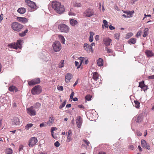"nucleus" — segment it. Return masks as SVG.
<instances>
[{
	"mask_svg": "<svg viewBox=\"0 0 154 154\" xmlns=\"http://www.w3.org/2000/svg\"><path fill=\"white\" fill-rule=\"evenodd\" d=\"M71 140V135H67L66 141L67 142H70Z\"/></svg>",
	"mask_w": 154,
	"mask_h": 154,
	"instance_id": "52",
	"label": "nucleus"
},
{
	"mask_svg": "<svg viewBox=\"0 0 154 154\" xmlns=\"http://www.w3.org/2000/svg\"><path fill=\"white\" fill-rule=\"evenodd\" d=\"M9 90L11 92H17L18 90L17 88L14 86H12L9 87Z\"/></svg>",
	"mask_w": 154,
	"mask_h": 154,
	"instance_id": "20",
	"label": "nucleus"
},
{
	"mask_svg": "<svg viewBox=\"0 0 154 154\" xmlns=\"http://www.w3.org/2000/svg\"><path fill=\"white\" fill-rule=\"evenodd\" d=\"M40 79L39 78H36L28 82V84L29 85L31 86L40 83Z\"/></svg>",
	"mask_w": 154,
	"mask_h": 154,
	"instance_id": "11",
	"label": "nucleus"
},
{
	"mask_svg": "<svg viewBox=\"0 0 154 154\" xmlns=\"http://www.w3.org/2000/svg\"><path fill=\"white\" fill-rule=\"evenodd\" d=\"M69 22L70 24L72 26H74L75 25H77L78 23V22L77 20L73 19H71L70 20Z\"/></svg>",
	"mask_w": 154,
	"mask_h": 154,
	"instance_id": "23",
	"label": "nucleus"
},
{
	"mask_svg": "<svg viewBox=\"0 0 154 154\" xmlns=\"http://www.w3.org/2000/svg\"><path fill=\"white\" fill-rule=\"evenodd\" d=\"M109 28L111 30H112L115 29V27L112 26V25H110L109 26Z\"/></svg>",
	"mask_w": 154,
	"mask_h": 154,
	"instance_id": "58",
	"label": "nucleus"
},
{
	"mask_svg": "<svg viewBox=\"0 0 154 154\" xmlns=\"http://www.w3.org/2000/svg\"><path fill=\"white\" fill-rule=\"evenodd\" d=\"M40 106L41 104L38 103H37L35 104L33 106L34 108H35V109H38L40 108Z\"/></svg>",
	"mask_w": 154,
	"mask_h": 154,
	"instance_id": "33",
	"label": "nucleus"
},
{
	"mask_svg": "<svg viewBox=\"0 0 154 154\" xmlns=\"http://www.w3.org/2000/svg\"><path fill=\"white\" fill-rule=\"evenodd\" d=\"M134 11H131L127 12V16L128 18L131 17L132 16V14L134 13Z\"/></svg>",
	"mask_w": 154,
	"mask_h": 154,
	"instance_id": "26",
	"label": "nucleus"
},
{
	"mask_svg": "<svg viewBox=\"0 0 154 154\" xmlns=\"http://www.w3.org/2000/svg\"><path fill=\"white\" fill-rule=\"evenodd\" d=\"M72 78V75L71 73H67L65 77V81L66 83L69 82Z\"/></svg>",
	"mask_w": 154,
	"mask_h": 154,
	"instance_id": "13",
	"label": "nucleus"
},
{
	"mask_svg": "<svg viewBox=\"0 0 154 154\" xmlns=\"http://www.w3.org/2000/svg\"><path fill=\"white\" fill-rule=\"evenodd\" d=\"M37 142V140L35 137H32L29 140V145L30 147H32Z\"/></svg>",
	"mask_w": 154,
	"mask_h": 154,
	"instance_id": "10",
	"label": "nucleus"
},
{
	"mask_svg": "<svg viewBox=\"0 0 154 154\" xmlns=\"http://www.w3.org/2000/svg\"><path fill=\"white\" fill-rule=\"evenodd\" d=\"M60 143L58 141H56L54 143V146L57 147H58L60 146Z\"/></svg>",
	"mask_w": 154,
	"mask_h": 154,
	"instance_id": "53",
	"label": "nucleus"
},
{
	"mask_svg": "<svg viewBox=\"0 0 154 154\" xmlns=\"http://www.w3.org/2000/svg\"><path fill=\"white\" fill-rule=\"evenodd\" d=\"M142 119V117L140 116H138L137 117L136 120V122H141Z\"/></svg>",
	"mask_w": 154,
	"mask_h": 154,
	"instance_id": "35",
	"label": "nucleus"
},
{
	"mask_svg": "<svg viewBox=\"0 0 154 154\" xmlns=\"http://www.w3.org/2000/svg\"><path fill=\"white\" fill-rule=\"evenodd\" d=\"M52 8L57 13L61 14L63 13L65 10L64 6L60 2L55 1L52 2Z\"/></svg>",
	"mask_w": 154,
	"mask_h": 154,
	"instance_id": "1",
	"label": "nucleus"
},
{
	"mask_svg": "<svg viewBox=\"0 0 154 154\" xmlns=\"http://www.w3.org/2000/svg\"><path fill=\"white\" fill-rule=\"evenodd\" d=\"M75 66H77V67H78V66L79 65V62L76 61H75Z\"/></svg>",
	"mask_w": 154,
	"mask_h": 154,
	"instance_id": "63",
	"label": "nucleus"
},
{
	"mask_svg": "<svg viewBox=\"0 0 154 154\" xmlns=\"http://www.w3.org/2000/svg\"><path fill=\"white\" fill-rule=\"evenodd\" d=\"M54 118L53 116H51L49 118V120L46 123L48 125L50 126L54 122Z\"/></svg>",
	"mask_w": 154,
	"mask_h": 154,
	"instance_id": "18",
	"label": "nucleus"
},
{
	"mask_svg": "<svg viewBox=\"0 0 154 154\" xmlns=\"http://www.w3.org/2000/svg\"><path fill=\"white\" fill-rule=\"evenodd\" d=\"M13 151L12 149L8 148L6 150V153L7 154H12Z\"/></svg>",
	"mask_w": 154,
	"mask_h": 154,
	"instance_id": "41",
	"label": "nucleus"
},
{
	"mask_svg": "<svg viewBox=\"0 0 154 154\" xmlns=\"http://www.w3.org/2000/svg\"><path fill=\"white\" fill-rule=\"evenodd\" d=\"M90 36H91V37H93L94 35V33L92 32H90Z\"/></svg>",
	"mask_w": 154,
	"mask_h": 154,
	"instance_id": "59",
	"label": "nucleus"
},
{
	"mask_svg": "<svg viewBox=\"0 0 154 154\" xmlns=\"http://www.w3.org/2000/svg\"><path fill=\"white\" fill-rule=\"evenodd\" d=\"M26 4L31 8L30 11H34L37 8L35 3L30 0H25Z\"/></svg>",
	"mask_w": 154,
	"mask_h": 154,
	"instance_id": "3",
	"label": "nucleus"
},
{
	"mask_svg": "<svg viewBox=\"0 0 154 154\" xmlns=\"http://www.w3.org/2000/svg\"><path fill=\"white\" fill-rule=\"evenodd\" d=\"M3 15L2 14L0 15V21H1L3 19Z\"/></svg>",
	"mask_w": 154,
	"mask_h": 154,
	"instance_id": "62",
	"label": "nucleus"
},
{
	"mask_svg": "<svg viewBox=\"0 0 154 154\" xmlns=\"http://www.w3.org/2000/svg\"><path fill=\"white\" fill-rule=\"evenodd\" d=\"M97 64L99 66H101L103 65V60L101 58H99L97 61Z\"/></svg>",
	"mask_w": 154,
	"mask_h": 154,
	"instance_id": "22",
	"label": "nucleus"
},
{
	"mask_svg": "<svg viewBox=\"0 0 154 154\" xmlns=\"http://www.w3.org/2000/svg\"><path fill=\"white\" fill-rule=\"evenodd\" d=\"M88 45L87 43H85L84 44V48L87 52H88Z\"/></svg>",
	"mask_w": 154,
	"mask_h": 154,
	"instance_id": "39",
	"label": "nucleus"
},
{
	"mask_svg": "<svg viewBox=\"0 0 154 154\" xmlns=\"http://www.w3.org/2000/svg\"><path fill=\"white\" fill-rule=\"evenodd\" d=\"M72 92L70 96V99H72L74 95V93L73 91V90L72 89L71 90Z\"/></svg>",
	"mask_w": 154,
	"mask_h": 154,
	"instance_id": "49",
	"label": "nucleus"
},
{
	"mask_svg": "<svg viewBox=\"0 0 154 154\" xmlns=\"http://www.w3.org/2000/svg\"><path fill=\"white\" fill-rule=\"evenodd\" d=\"M58 28L61 32L67 33L69 30V26L63 23L60 24L58 26Z\"/></svg>",
	"mask_w": 154,
	"mask_h": 154,
	"instance_id": "6",
	"label": "nucleus"
},
{
	"mask_svg": "<svg viewBox=\"0 0 154 154\" xmlns=\"http://www.w3.org/2000/svg\"><path fill=\"white\" fill-rule=\"evenodd\" d=\"M79 82V79H77L76 82H75V83L73 85V86L75 87L77 84Z\"/></svg>",
	"mask_w": 154,
	"mask_h": 154,
	"instance_id": "60",
	"label": "nucleus"
},
{
	"mask_svg": "<svg viewBox=\"0 0 154 154\" xmlns=\"http://www.w3.org/2000/svg\"><path fill=\"white\" fill-rule=\"evenodd\" d=\"M58 37L60 39L61 42L63 44H64L65 42V39L63 36L61 35H59Z\"/></svg>",
	"mask_w": 154,
	"mask_h": 154,
	"instance_id": "28",
	"label": "nucleus"
},
{
	"mask_svg": "<svg viewBox=\"0 0 154 154\" xmlns=\"http://www.w3.org/2000/svg\"><path fill=\"white\" fill-rule=\"evenodd\" d=\"M148 30L149 29L147 28H146L144 29V33L143 35V37H145L148 35Z\"/></svg>",
	"mask_w": 154,
	"mask_h": 154,
	"instance_id": "25",
	"label": "nucleus"
},
{
	"mask_svg": "<svg viewBox=\"0 0 154 154\" xmlns=\"http://www.w3.org/2000/svg\"><path fill=\"white\" fill-rule=\"evenodd\" d=\"M23 146L22 145H21L20 146L19 148V153H23Z\"/></svg>",
	"mask_w": 154,
	"mask_h": 154,
	"instance_id": "40",
	"label": "nucleus"
},
{
	"mask_svg": "<svg viewBox=\"0 0 154 154\" xmlns=\"http://www.w3.org/2000/svg\"><path fill=\"white\" fill-rule=\"evenodd\" d=\"M20 123L19 119L17 117H14L12 122V124L14 125H19Z\"/></svg>",
	"mask_w": 154,
	"mask_h": 154,
	"instance_id": "16",
	"label": "nucleus"
},
{
	"mask_svg": "<svg viewBox=\"0 0 154 154\" xmlns=\"http://www.w3.org/2000/svg\"><path fill=\"white\" fill-rule=\"evenodd\" d=\"M145 53L147 57H151L154 54L152 53V51L149 50H147L146 51Z\"/></svg>",
	"mask_w": 154,
	"mask_h": 154,
	"instance_id": "21",
	"label": "nucleus"
},
{
	"mask_svg": "<svg viewBox=\"0 0 154 154\" xmlns=\"http://www.w3.org/2000/svg\"><path fill=\"white\" fill-rule=\"evenodd\" d=\"M92 97L91 96L89 95H87L85 97V99L88 100H91V98Z\"/></svg>",
	"mask_w": 154,
	"mask_h": 154,
	"instance_id": "44",
	"label": "nucleus"
},
{
	"mask_svg": "<svg viewBox=\"0 0 154 154\" xmlns=\"http://www.w3.org/2000/svg\"><path fill=\"white\" fill-rule=\"evenodd\" d=\"M83 57H79V59L80 60V64H79V65L78 66V67H77V69L79 68L80 67V66L82 64V62H83Z\"/></svg>",
	"mask_w": 154,
	"mask_h": 154,
	"instance_id": "34",
	"label": "nucleus"
},
{
	"mask_svg": "<svg viewBox=\"0 0 154 154\" xmlns=\"http://www.w3.org/2000/svg\"><path fill=\"white\" fill-rule=\"evenodd\" d=\"M92 74H93V78L95 80H97L98 79L99 75L98 73L96 72H93Z\"/></svg>",
	"mask_w": 154,
	"mask_h": 154,
	"instance_id": "24",
	"label": "nucleus"
},
{
	"mask_svg": "<svg viewBox=\"0 0 154 154\" xmlns=\"http://www.w3.org/2000/svg\"><path fill=\"white\" fill-rule=\"evenodd\" d=\"M11 28L14 31L19 32L23 28V25L18 22H14L11 24Z\"/></svg>",
	"mask_w": 154,
	"mask_h": 154,
	"instance_id": "4",
	"label": "nucleus"
},
{
	"mask_svg": "<svg viewBox=\"0 0 154 154\" xmlns=\"http://www.w3.org/2000/svg\"><path fill=\"white\" fill-rule=\"evenodd\" d=\"M42 88L40 85H36L32 88L31 93L34 95L38 94L42 92Z\"/></svg>",
	"mask_w": 154,
	"mask_h": 154,
	"instance_id": "5",
	"label": "nucleus"
},
{
	"mask_svg": "<svg viewBox=\"0 0 154 154\" xmlns=\"http://www.w3.org/2000/svg\"><path fill=\"white\" fill-rule=\"evenodd\" d=\"M57 129V128L55 127H53L51 128V135H54V131H55Z\"/></svg>",
	"mask_w": 154,
	"mask_h": 154,
	"instance_id": "43",
	"label": "nucleus"
},
{
	"mask_svg": "<svg viewBox=\"0 0 154 154\" xmlns=\"http://www.w3.org/2000/svg\"><path fill=\"white\" fill-rule=\"evenodd\" d=\"M26 11V9L24 8H20L18 9L17 12L19 13L22 14L25 13Z\"/></svg>",
	"mask_w": 154,
	"mask_h": 154,
	"instance_id": "19",
	"label": "nucleus"
},
{
	"mask_svg": "<svg viewBox=\"0 0 154 154\" xmlns=\"http://www.w3.org/2000/svg\"><path fill=\"white\" fill-rule=\"evenodd\" d=\"M89 40L90 42H93V37H91V36H90L89 38Z\"/></svg>",
	"mask_w": 154,
	"mask_h": 154,
	"instance_id": "56",
	"label": "nucleus"
},
{
	"mask_svg": "<svg viewBox=\"0 0 154 154\" xmlns=\"http://www.w3.org/2000/svg\"><path fill=\"white\" fill-rule=\"evenodd\" d=\"M139 151L141 152L142 151V149L141 148L140 146V145H139L138 147Z\"/></svg>",
	"mask_w": 154,
	"mask_h": 154,
	"instance_id": "61",
	"label": "nucleus"
},
{
	"mask_svg": "<svg viewBox=\"0 0 154 154\" xmlns=\"http://www.w3.org/2000/svg\"><path fill=\"white\" fill-rule=\"evenodd\" d=\"M141 31H139V32H138L137 33V34H136V36H140L141 35Z\"/></svg>",
	"mask_w": 154,
	"mask_h": 154,
	"instance_id": "57",
	"label": "nucleus"
},
{
	"mask_svg": "<svg viewBox=\"0 0 154 154\" xmlns=\"http://www.w3.org/2000/svg\"><path fill=\"white\" fill-rule=\"evenodd\" d=\"M33 125V124L32 123H29L26 125L25 126V128L26 129H28L29 128H31Z\"/></svg>",
	"mask_w": 154,
	"mask_h": 154,
	"instance_id": "37",
	"label": "nucleus"
},
{
	"mask_svg": "<svg viewBox=\"0 0 154 154\" xmlns=\"http://www.w3.org/2000/svg\"><path fill=\"white\" fill-rule=\"evenodd\" d=\"M27 113L31 116H35L36 114V112L33 106H32L26 109Z\"/></svg>",
	"mask_w": 154,
	"mask_h": 154,
	"instance_id": "8",
	"label": "nucleus"
},
{
	"mask_svg": "<svg viewBox=\"0 0 154 154\" xmlns=\"http://www.w3.org/2000/svg\"><path fill=\"white\" fill-rule=\"evenodd\" d=\"M103 41L105 45L108 46L110 45L112 40L109 38H105L103 39Z\"/></svg>",
	"mask_w": 154,
	"mask_h": 154,
	"instance_id": "15",
	"label": "nucleus"
},
{
	"mask_svg": "<svg viewBox=\"0 0 154 154\" xmlns=\"http://www.w3.org/2000/svg\"><path fill=\"white\" fill-rule=\"evenodd\" d=\"M48 125L46 122L41 123L40 124V126L41 127H45Z\"/></svg>",
	"mask_w": 154,
	"mask_h": 154,
	"instance_id": "51",
	"label": "nucleus"
},
{
	"mask_svg": "<svg viewBox=\"0 0 154 154\" xmlns=\"http://www.w3.org/2000/svg\"><path fill=\"white\" fill-rule=\"evenodd\" d=\"M148 78L149 79H154V75L150 76Z\"/></svg>",
	"mask_w": 154,
	"mask_h": 154,
	"instance_id": "64",
	"label": "nucleus"
},
{
	"mask_svg": "<svg viewBox=\"0 0 154 154\" xmlns=\"http://www.w3.org/2000/svg\"><path fill=\"white\" fill-rule=\"evenodd\" d=\"M88 52L89 53V52L91 50V51L92 52H93V49L92 47L90 45H88Z\"/></svg>",
	"mask_w": 154,
	"mask_h": 154,
	"instance_id": "46",
	"label": "nucleus"
},
{
	"mask_svg": "<svg viewBox=\"0 0 154 154\" xmlns=\"http://www.w3.org/2000/svg\"><path fill=\"white\" fill-rule=\"evenodd\" d=\"M83 140L85 144H86L88 146H89V142L88 140L85 139H84Z\"/></svg>",
	"mask_w": 154,
	"mask_h": 154,
	"instance_id": "54",
	"label": "nucleus"
},
{
	"mask_svg": "<svg viewBox=\"0 0 154 154\" xmlns=\"http://www.w3.org/2000/svg\"><path fill=\"white\" fill-rule=\"evenodd\" d=\"M17 19L18 21L21 22L23 23H26L28 21L27 19L25 17H17Z\"/></svg>",
	"mask_w": 154,
	"mask_h": 154,
	"instance_id": "17",
	"label": "nucleus"
},
{
	"mask_svg": "<svg viewBox=\"0 0 154 154\" xmlns=\"http://www.w3.org/2000/svg\"><path fill=\"white\" fill-rule=\"evenodd\" d=\"M84 14L85 17H90L94 15V12L92 9H88L85 11Z\"/></svg>",
	"mask_w": 154,
	"mask_h": 154,
	"instance_id": "9",
	"label": "nucleus"
},
{
	"mask_svg": "<svg viewBox=\"0 0 154 154\" xmlns=\"http://www.w3.org/2000/svg\"><path fill=\"white\" fill-rule=\"evenodd\" d=\"M139 87H140L143 89H144V87H146V85L144 84V82L142 81L141 82L139 83Z\"/></svg>",
	"mask_w": 154,
	"mask_h": 154,
	"instance_id": "27",
	"label": "nucleus"
},
{
	"mask_svg": "<svg viewBox=\"0 0 154 154\" xmlns=\"http://www.w3.org/2000/svg\"><path fill=\"white\" fill-rule=\"evenodd\" d=\"M105 49L106 51H107V53H112V49H109L107 47H106Z\"/></svg>",
	"mask_w": 154,
	"mask_h": 154,
	"instance_id": "45",
	"label": "nucleus"
},
{
	"mask_svg": "<svg viewBox=\"0 0 154 154\" xmlns=\"http://www.w3.org/2000/svg\"><path fill=\"white\" fill-rule=\"evenodd\" d=\"M82 119L80 116L78 117L76 120V124L77 127L79 128L81 127L82 123Z\"/></svg>",
	"mask_w": 154,
	"mask_h": 154,
	"instance_id": "14",
	"label": "nucleus"
},
{
	"mask_svg": "<svg viewBox=\"0 0 154 154\" xmlns=\"http://www.w3.org/2000/svg\"><path fill=\"white\" fill-rule=\"evenodd\" d=\"M64 60H62L60 62L59 64V68H62L63 67Z\"/></svg>",
	"mask_w": 154,
	"mask_h": 154,
	"instance_id": "36",
	"label": "nucleus"
},
{
	"mask_svg": "<svg viewBox=\"0 0 154 154\" xmlns=\"http://www.w3.org/2000/svg\"><path fill=\"white\" fill-rule=\"evenodd\" d=\"M52 47L54 51L55 52H58L61 49L62 46L60 42L59 41H56L52 45Z\"/></svg>",
	"mask_w": 154,
	"mask_h": 154,
	"instance_id": "7",
	"label": "nucleus"
},
{
	"mask_svg": "<svg viewBox=\"0 0 154 154\" xmlns=\"http://www.w3.org/2000/svg\"><path fill=\"white\" fill-rule=\"evenodd\" d=\"M21 132L20 130H15L12 131H10L9 132L11 133L10 134H20V132Z\"/></svg>",
	"mask_w": 154,
	"mask_h": 154,
	"instance_id": "30",
	"label": "nucleus"
},
{
	"mask_svg": "<svg viewBox=\"0 0 154 154\" xmlns=\"http://www.w3.org/2000/svg\"><path fill=\"white\" fill-rule=\"evenodd\" d=\"M115 38L117 39H119V33H115L114 35Z\"/></svg>",
	"mask_w": 154,
	"mask_h": 154,
	"instance_id": "48",
	"label": "nucleus"
},
{
	"mask_svg": "<svg viewBox=\"0 0 154 154\" xmlns=\"http://www.w3.org/2000/svg\"><path fill=\"white\" fill-rule=\"evenodd\" d=\"M141 144L142 146L144 148L148 150H149L150 149L149 144L147 143L146 141L143 139L141 140Z\"/></svg>",
	"mask_w": 154,
	"mask_h": 154,
	"instance_id": "12",
	"label": "nucleus"
},
{
	"mask_svg": "<svg viewBox=\"0 0 154 154\" xmlns=\"http://www.w3.org/2000/svg\"><path fill=\"white\" fill-rule=\"evenodd\" d=\"M66 100H65L63 103L59 106V109H61L63 107H64L65 105L66 104Z\"/></svg>",
	"mask_w": 154,
	"mask_h": 154,
	"instance_id": "42",
	"label": "nucleus"
},
{
	"mask_svg": "<svg viewBox=\"0 0 154 154\" xmlns=\"http://www.w3.org/2000/svg\"><path fill=\"white\" fill-rule=\"evenodd\" d=\"M23 40H18L16 43H12L8 44V46L11 48L17 49L18 48L21 49L22 48L21 43Z\"/></svg>",
	"mask_w": 154,
	"mask_h": 154,
	"instance_id": "2",
	"label": "nucleus"
},
{
	"mask_svg": "<svg viewBox=\"0 0 154 154\" xmlns=\"http://www.w3.org/2000/svg\"><path fill=\"white\" fill-rule=\"evenodd\" d=\"M134 106L137 108H139L140 107V103L137 100H134Z\"/></svg>",
	"mask_w": 154,
	"mask_h": 154,
	"instance_id": "31",
	"label": "nucleus"
},
{
	"mask_svg": "<svg viewBox=\"0 0 154 154\" xmlns=\"http://www.w3.org/2000/svg\"><path fill=\"white\" fill-rule=\"evenodd\" d=\"M103 23H104V26L106 28H108L109 27V26L108 24V22L106 20H103Z\"/></svg>",
	"mask_w": 154,
	"mask_h": 154,
	"instance_id": "38",
	"label": "nucleus"
},
{
	"mask_svg": "<svg viewBox=\"0 0 154 154\" xmlns=\"http://www.w3.org/2000/svg\"><path fill=\"white\" fill-rule=\"evenodd\" d=\"M136 42V39L134 38H131L128 41V43H130L132 44H134Z\"/></svg>",
	"mask_w": 154,
	"mask_h": 154,
	"instance_id": "32",
	"label": "nucleus"
},
{
	"mask_svg": "<svg viewBox=\"0 0 154 154\" xmlns=\"http://www.w3.org/2000/svg\"><path fill=\"white\" fill-rule=\"evenodd\" d=\"M74 6L75 7H81V5L80 3H76L74 4Z\"/></svg>",
	"mask_w": 154,
	"mask_h": 154,
	"instance_id": "47",
	"label": "nucleus"
},
{
	"mask_svg": "<svg viewBox=\"0 0 154 154\" xmlns=\"http://www.w3.org/2000/svg\"><path fill=\"white\" fill-rule=\"evenodd\" d=\"M57 88L58 90L62 91L63 90V87L62 86H60L59 87H57Z\"/></svg>",
	"mask_w": 154,
	"mask_h": 154,
	"instance_id": "55",
	"label": "nucleus"
},
{
	"mask_svg": "<svg viewBox=\"0 0 154 154\" xmlns=\"http://www.w3.org/2000/svg\"><path fill=\"white\" fill-rule=\"evenodd\" d=\"M133 35V33L132 32H130L128 33L127 34V38H129L131 37Z\"/></svg>",
	"mask_w": 154,
	"mask_h": 154,
	"instance_id": "50",
	"label": "nucleus"
},
{
	"mask_svg": "<svg viewBox=\"0 0 154 154\" xmlns=\"http://www.w3.org/2000/svg\"><path fill=\"white\" fill-rule=\"evenodd\" d=\"M28 31V29H26L24 31L22 32L19 33V35L21 37H23L25 35L26 33H27Z\"/></svg>",
	"mask_w": 154,
	"mask_h": 154,
	"instance_id": "29",
	"label": "nucleus"
}]
</instances>
